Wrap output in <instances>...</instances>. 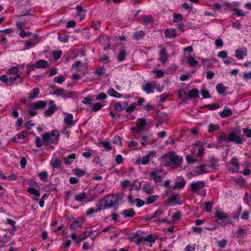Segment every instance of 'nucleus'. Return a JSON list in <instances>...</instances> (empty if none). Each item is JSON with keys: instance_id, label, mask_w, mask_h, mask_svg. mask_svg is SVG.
<instances>
[{"instance_id": "4c0bfd02", "label": "nucleus", "mask_w": 251, "mask_h": 251, "mask_svg": "<svg viewBox=\"0 0 251 251\" xmlns=\"http://www.w3.org/2000/svg\"><path fill=\"white\" fill-rule=\"evenodd\" d=\"M27 191L32 195L39 197L40 196V192L38 190H36L33 187H29L28 188Z\"/></svg>"}, {"instance_id": "412c9836", "label": "nucleus", "mask_w": 251, "mask_h": 251, "mask_svg": "<svg viewBox=\"0 0 251 251\" xmlns=\"http://www.w3.org/2000/svg\"><path fill=\"white\" fill-rule=\"evenodd\" d=\"M150 175L155 183L160 182L161 181V177L159 176L156 175L155 171H152L150 173Z\"/></svg>"}, {"instance_id": "13d9d810", "label": "nucleus", "mask_w": 251, "mask_h": 251, "mask_svg": "<svg viewBox=\"0 0 251 251\" xmlns=\"http://www.w3.org/2000/svg\"><path fill=\"white\" fill-rule=\"evenodd\" d=\"M135 107H136L135 104L133 103L132 104H131L127 107H126V111L127 113H131L133 111H134Z\"/></svg>"}, {"instance_id": "e2e57ef3", "label": "nucleus", "mask_w": 251, "mask_h": 251, "mask_svg": "<svg viewBox=\"0 0 251 251\" xmlns=\"http://www.w3.org/2000/svg\"><path fill=\"white\" fill-rule=\"evenodd\" d=\"M101 144L103 147L105 148L108 151L111 150L112 148L109 142H102Z\"/></svg>"}, {"instance_id": "f257e3e1", "label": "nucleus", "mask_w": 251, "mask_h": 251, "mask_svg": "<svg viewBox=\"0 0 251 251\" xmlns=\"http://www.w3.org/2000/svg\"><path fill=\"white\" fill-rule=\"evenodd\" d=\"M161 164L169 167L171 165L180 166L182 162V158L177 156L174 152L170 151L162 155L161 157Z\"/></svg>"}, {"instance_id": "f3484780", "label": "nucleus", "mask_w": 251, "mask_h": 251, "mask_svg": "<svg viewBox=\"0 0 251 251\" xmlns=\"http://www.w3.org/2000/svg\"><path fill=\"white\" fill-rule=\"evenodd\" d=\"M141 19L142 20L143 23L144 24L152 23L154 22L153 18L150 15H143L141 17Z\"/></svg>"}, {"instance_id": "37998d69", "label": "nucleus", "mask_w": 251, "mask_h": 251, "mask_svg": "<svg viewBox=\"0 0 251 251\" xmlns=\"http://www.w3.org/2000/svg\"><path fill=\"white\" fill-rule=\"evenodd\" d=\"M152 85L151 82H148L145 86L144 90L146 91L148 93H152Z\"/></svg>"}, {"instance_id": "2eb2a0df", "label": "nucleus", "mask_w": 251, "mask_h": 251, "mask_svg": "<svg viewBox=\"0 0 251 251\" xmlns=\"http://www.w3.org/2000/svg\"><path fill=\"white\" fill-rule=\"evenodd\" d=\"M232 114V111L227 107H226L224 110L220 113V115L222 118L227 117L231 116Z\"/></svg>"}, {"instance_id": "7c9ffc66", "label": "nucleus", "mask_w": 251, "mask_h": 251, "mask_svg": "<svg viewBox=\"0 0 251 251\" xmlns=\"http://www.w3.org/2000/svg\"><path fill=\"white\" fill-rule=\"evenodd\" d=\"M158 198V195L150 196L147 199L146 203L147 204H151L154 202Z\"/></svg>"}, {"instance_id": "c03bdc74", "label": "nucleus", "mask_w": 251, "mask_h": 251, "mask_svg": "<svg viewBox=\"0 0 251 251\" xmlns=\"http://www.w3.org/2000/svg\"><path fill=\"white\" fill-rule=\"evenodd\" d=\"M82 224V222H79L78 221H75V222H74L70 225V228L71 229H75L77 227L81 226Z\"/></svg>"}, {"instance_id": "a18cd8bd", "label": "nucleus", "mask_w": 251, "mask_h": 251, "mask_svg": "<svg viewBox=\"0 0 251 251\" xmlns=\"http://www.w3.org/2000/svg\"><path fill=\"white\" fill-rule=\"evenodd\" d=\"M93 99L90 98V96H88L86 98H85L82 101V103L84 104H86L89 105L90 107H92Z\"/></svg>"}, {"instance_id": "b1692460", "label": "nucleus", "mask_w": 251, "mask_h": 251, "mask_svg": "<svg viewBox=\"0 0 251 251\" xmlns=\"http://www.w3.org/2000/svg\"><path fill=\"white\" fill-rule=\"evenodd\" d=\"M108 94L111 97L120 98L122 97V95L119 93L117 92L116 90L113 89H110L108 91Z\"/></svg>"}, {"instance_id": "20e7f679", "label": "nucleus", "mask_w": 251, "mask_h": 251, "mask_svg": "<svg viewBox=\"0 0 251 251\" xmlns=\"http://www.w3.org/2000/svg\"><path fill=\"white\" fill-rule=\"evenodd\" d=\"M115 205H118L117 201H115L111 196L108 195L101 200V205L98 208V210L112 207Z\"/></svg>"}, {"instance_id": "864d4df0", "label": "nucleus", "mask_w": 251, "mask_h": 251, "mask_svg": "<svg viewBox=\"0 0 251 251\" xmlns=\"http://www.w3.org/2000/svg\"><path fill=\"white\" fill-rule=\"evenodd\" d=\"M53 56L55 60L58 59L61 56L62 54V51L61 50H58V51H53Z\"/></svg>"}, {"instance_id": "4be33fe9", "label": "nucleus", "mask_w": 251, "mask_h": 251, "mask_svg": "<svg viewBox=\"0 0 251 251\" xmlns=\"http://www.w3.org/2000/svg\"><path fill=\"white\" fill-rule=\"evenodd\" d=\"M247 55V50H242L240 49H238L236 50V57L238 59H242L243 57Z\"/></svg>"}, {"instance_id": "49530a36", "label": "nucleus", "mask_w": 251, "mask_h": 251, "mask_svg": "<svg viewBox=\"0 0 251 251\" xmlns=\"http://www.w3.org/2000/svg\"><path fill=\"white\" fill-rule=\"evenodd\" d=\"M74 174L78 176H81L85 174V172L84 171L80 170L78 168H76L73 170Z\"/></svg>"}, {"instance_id": "69168bd1", "label": "nucleus", "mask_w": 251, "mask_h": 251, "mask_svg": "<svg viewBox=\"0 0 251 251\" xmlns=\"http://www.w3.org/2000/svg\"><path fill=\"white\" fill-rule=\"evenodd\" d=\"M115 108L116 110L118 111H121L123 109H124V107L122 105L121 102H116L115 103Z\"/></svg>"}, {"instance_id": "bb28decb", "label": "nucleus", "mask_w": 251, "mask_h": 251, "mask_svg": "<svg viewBox=\"0 0 251 251\" xmlns=\"http://www.w3.org/2000/svg\"><path fill=\"white\" fill-rule=\"evenodd\" d=\"M39 92L38 88H34L29 94V99H32L35 98L38 95Z\"/></svg>"}, {"instance_id": "39448f33", "label": "nucleus", "mask_w": 251, "mask_h": 251, "mask_svg": "<svg viewBox=\"0 0 251 251\" xmlns=\"http://www.w3.org/2000/svg\"><path fill=\"white\" fill-rule=\"evenodd\" d=\"M239 166L238 160L235 157L232 158L227 164L228 170L232 173L238 172Z\"/></svg>"}, {"instance_id": "f03ea898", "label": "nucleus", "mask_w": 251, "mask_h": 251, "mask_svg": "<svg viewBox=\"0 0 251 251\" xmlns=\"http://www.w3.org/2000/svg\"><path fill=\"white\" fill-rule=\"evenodd\" d=\"M219 140L220 142H233L234 141L237 144H241L243 143V139H242L239 136H236V132L232 131L228 136H226L225 132H221L219 137Z\"/></svg>"}, {"instance_id": "393cba45", "label": "nucleus", "mask_w": 251, "mask_h": 251, "mask_svg": "<svg viewBox=\"0 0 251 251\" xmlns=\"http://www.w3.org/2000/svg\"><path fill=\"white\" fill-rule=\"evenodd\" d=\"M199 97V91L197 89L191 90L188 94V97L190 99H193Z\"/></svg>"}, {"instance_id": "3c124183", "label": "nucleus", "mask_w": 251, "mask_h": 251, "mask_svg": "<svg viewBox=\"0 0 251 251\" xmlns=\"http://www.w3.org/2000/svg\"><path fill=\"white\" fill-rule=\"evenodd\" d=\"M9 73H10L11 74L15 75H17V74H19V69L18 67H13L11 68L9 70Z\"/></svg>"}, {"instance_id": "c756f323", "label": "nucleus", "mask_w": 251, "mask_h": 251, "mask_svg": "<svg viewBox=\"0 0 251 251\" xmlns=\"http://www.w3.org/2000/svg\"><path fill=\"white\" fill-rule=\"evenodd\" d=\"M64 122L67 125H71L73 123V116L72 114H68L64 118Z\"/></svg>"}, {"instance_id": "5701e85b", "label": "nucleus", "mask_w": 251, "mask_h": 251, "mask_svg": "<svg viewBox=\"0 0 251 251\" xmlns=\"http://www.w3.org/2000/svg\"><path fill=\"white\" fill-rule=\"evenodd\" d=\"M76 9L77 11V15L80 17V20L82 21L85 18V11L83 10L82 7L80 6H77Z\"/></svg>"}, {"instance_id": "de8ad7c7", "label": "nucleus", "mask_w": 251, "mask_h": 251, "mask_svg": "<svg viewBox=\"0 0 251 251\" xmlns=\"http://www.w3.org/2000/svg\"><path fill=\"white\" fill-rule=\"evenodd\" d=\"M65 80V78L63 75H60L59 76H56L54 78V81L55 82H57L58 83H62Z\"/></svg>"}, {"instance_id": "58836bf2", "label": "nucleus", "mask_w": 251, "mask_h": 251, "mask_svg": "<svg viewBox=\"0 0 251 251\" xmlns=\"http://www.w3.org/2000/svg\"><path fill=\"white\" fill-rule=\"evenodd\" d=\"M56 109V107H49L48 109L45 111V114L46 116H51Z\"/></svg>"}, {"instance_id": "9b49d317", "label": "nucleus", "mask_w": 251, "mask_h": 251, "mask_svg": "<svg viewBox=\"0 0 251 251\" xmlns=\"http://www.w3.org/2000/svg\"><path fill=\"white\" fill-rule=\"evenodd\" d=\"M164 33L166 37L169 38H174L177 34L176 30L174 28H167Z\"/></svg>"}, {"instance_id": "0e129e2a", "label": "nucleus", "mask_w": 251, "mask_h": 251, "mask_svg": "<svg viewBox=\"0 0 251 251\" xmlns=\"http://www.w3.org/2000/svg\"><path fill=\"white\" fill-rule=\"evenodd\" d=\"M174 22L175 23H177L178 22H179V21H181L182 19V15L180 14H175L174 15Z\"/></svg>"}, {"instance_id": "6e6d98bb", "label": "nucleus", "mask_w": 251, "mask_h": 251, "mask_svg": "<svg viewBox=\"0 0 251 251\" xmlns=\"http://www.w3.org/2000/svg\"><path fill=\"white\" fill-rule=\"evenodd\" d=\"M105 69L103 67H99L95 72L99 76L101 75L104 74Z\"/></svg>"}, {"instance_id": "774afa93", "label": "nucleus", "mask_w": 251, "mask_h": 251, "mask_svg": "<svg viewBox=\"0 0 251 251\" xmlns=\"http://www.w3.org/2000/svg\"><path fill=\"white\" fill-rule=\"evenodd\" d=\"M243 132L247 137H251V129L247 128H244Z\"/></svg>"}, {"instance_id": "473e14b6", "label": "nucleus", "mask_w": 251, "mask_h": 251, "mask_svg": "<svg viewBox=\"0 0 251 251\" xmlns=\"http://www.w3.org/2000/svg\"><path fill=\"white\" fill-rule=\"evenodd\" d=\"M61 161L57 158L53 159L51 163L53 169H56L59 167L61 165Z\"/></svg>"}, {"instance_id": "6ab92c4d", "label": "nucleus", "mask_w": 251, "mask_h": 251, "mask_svg": "<svg viewBox=\"0 0 251 251\" xmlns=\"http://www.w3.org/2000/svg\"><path fill=\"white\" fill-rule=\"evenodd\" d=\"M76 155L75 153H73L68 155L67 157H64L63 159L64 163L66 165H70L72 161L75 158Z\"/></svg>"}, {"instance_id": "79ce46f5", "label": "nucleus", "mask_w": 251, "mask_h": 251, "mask_svg": "<svg viewBox=\"0 0 251 251\" xmlns=\"http://www.w3.org/2000/svg\"><path fill=\"white\" fill-rule=\"evenodd\" d=\"M216 216L220 220H223L224 219H227V215L222 212H217L216 213Z\"/></svg>"}, {"instance_id": "0eeeda50", "label": "nucleus", "mask_w": 251, "mask_h": 251, "mask_svg": "<svg viewBox=\"0 0 251 251\" xmlns=\"http://www.w3.org/2000/svg\"><path fill=\"white\" fill-rule=\"evenodd\" d=\"M205 186V183L203 181H198L192 183L191 185V189L193 192H197L200 189L203 188Z\"/></svg>"}, {"instance_id": "338daca9", "label": "nucleus", "mask_w": 251, "mask_h": 251, "mask_svg": "<svg viewBox=\"0 0 251 251\" xmlns=\"http://www.w3.org/2000/svg\"><path fill=\"white\" fill-rule=\"evenodd\" d=\"M75 92L73 91H68L65 90V93L64 98H72L73 97Z\"/></svg>"}, {"instance_id": "8fccbe9b", "label": "nucleus", "mask_w": 251, "mask_h": 251, "mask_svg": "<svg viewBox=\"0 0 251 251\" xmlns=\"http://www.w3.org/2000/svg\"><path fill=\"white\" fill-rule=\"evenodd\" d=\"M144 35V32L143 31H140L135 33L134 34V37L136 40H139V39H142Z\"/></svg>"}, {"instance_id": "ea45409f", "label": "nucleus", "mask_w": 251, "mask_h": 251, "mask_svg": "<svg viewBox=\"0 0 251 251\" xmlns=\"http://www.w3.org/2000/svg\"><path fill=\"white\" fill-rule=\"evenodd\" d=\"M124 194L123 193H120L119 194H117L116 195H115L114 194L111 195V197L112 198L114 199L115 201H118V205L119 204V201L122 200L124 197Z\"/></svg>"}, {"instance_id": "a211bd4d", "label": "nucleus", "mask_w": 251, "mask_h": 251, "mask_svg": "<svg viewBox=\"0 0 251 251\" xmlns=\"http://www.w3.org/2000/svg\"><path fill=\"white\" fill-rule=\"evenodd\" d=\"M135 214V211L132 208L125 210L123 212V214L125 218L132 217Z\"/></svg>"}, {"instance_id": "f704fd0d", "label": "nucleus", "mask_w": 251, "mask_h": 251, "mask_svg": "<svg viewBox=\"0 0 251 251\" xmlns=\"http://www.w3.org/2000/svg\"><path fill=\"white\" fill-rule=\"evenodd\" d=\"M216 89L219 94H222L226 91V87H225L222 83H219L216 86Z\"/></svg>"}, {"instance_id": "a878e982", "label": "nucleus", "mask_w": 251, "mask_h": 251, "mask_svg": "<svg viewBox=\"0 0 251 251\" xmlns=\"http://www.w3.org/2000/svg\"><path fill=\"white\" fill-rule=\"evenodd\" d=\"M187 62L191 67H195L198 64V62L192 56H190L187 58Z\"/></svg>"}, {"instance_id": "4468645a", "label": "nucleus", "mask_w": 251, "mask_h": 251, "mask_svg": "<svg viewBox=\"0 0 251 251\" xmlns=\"http://www.w3.org/2000/svg\"><path fill=\"white\" fill-rule=\"evenodd\" d=\"M127 55L126 50L124 48H121L118 54V59L119 61L124 60Z\"/></svg>"}, {"instance_id": "052dcab7", "label": "nucleus", "mask_w": 251, "mask_h": 251, "mask_svg": "<svg viewBox=\"0 0 251 251\" xmlns=\"http://www.w3.org/2000/svg\"><path fill=\"white\" fill-rule=\"evenodd\" d=\"M201 93L203 97V98H210L209 94L207 90L202 89L201 91Z\"/></svg>"}, {"instance_id": "e433bc0d", "label": "nucleus", "mask_w": 251, "mask_h": 251, "mask_svg": "<svg viewBox=\"0 0 251 251\" xmlns=\"http://www.w3.org/2000/svg\"><path fill=\"white\" fill-rule=\"evenodd\" d=\"M185 181L183 180L181 181H176L175 183V188L182 189L185 185Z\"/></svg>"}, {"instance_id": "4d7b16f0", "label": "nucleus", "mask_w": 251, "mask_h": 251, "mask_svg": "<svg viewBox=\"0 0 251 251\" xmlns=\"http://www.w3.org/2000/svg\"><path fill=\"white\" fill-rule=\"evenodd\" d=\"M186 159L187 161V162L189 164H193L197 162V160L196 159H194L192 156L191 155H187L186 156Z\"/></svg>"}, {"instance_id": "6e6552de", "label": "nucleus", "mask_w": 251, "mask_h": 251, "mask_svg": "<svg viewBox=\"0 0 251 251\" xmlns=\"http://www.w3.org/2000/svg\"><path fill=\"white\" fill-rule=\"evenodd\" d=\"M99 41L100 43L104 46L103 49L104 50L108 49L110 47L109 38L106 35H102L100 37Z\"/></svg>"}, {"instance_id": "680f3d73", "label": "nucleus", "mask_w": 251, "mask_h": 251, "mask_svg": "<svg viewBox=\"0 0 251 251\" xmlns=\"http://www.w3.org/2000/svg\"><path fill=\"white\" fill-rule=\"evenodd\" d=\"M150 155L148 154L143 156L142 160V163L143 164H147L150 161Z\"/></svg>"}, {"instance_id": "c85d7f7f", "label": "nucleus", "mask_w": 251, "mask_h": 251, "mask_svg": "<svg viewBox=\"0 0 251 251\" xmlns=\"http://www.w3.org/2000/svg\"><path fill=\"white\" fill-rule=\"evenodd\" d=\"M178 96L179 99H182L183 100H187V96L184 90L183 89H181L178 90Z\"/></svg>"}, {"instance_id": "dca6fc26", "label": "nucleus", "mask_w": 251, "mask_h": 251, "mask_svg": "<svg viewBox=\"0 0 251 251\" xmlns=\"http://www.w3.org/2000/svg\"><path fill=\"white\" fill-rule=\"evenodd\" d=\"M92 231H85L82 233L77 238L76 243L77 244L84 240L87 237L90 236Z\"/></svg>"}, {"instance_id": "1a4fd4ad", "label": "nucleus", "mask_w": 251, "mask_h": 251, "mask_svg": "<svg viewBox=\"0 0 251 251\" xmlns=\"http://www.w3.org/2000/svg\"><path fill=\"white\" fill-rule=\"evenodd\" d=\"M49 66V63L45 60H40L36 62L34 65H31L32 69L33 70L34 67L37 68H46Z\"/></svg>"}, {"instance_id": "aec40b11", "label": "nucleus", "mask_w": 251, "mask_h": 251, "mask_svg": "<svg viewBox=\"0 0 251 251\" xmlns=\"http://www.w3.org/2000/svg\"><path fill=\"white\" fill-rule=\"evenodd\" d=\"M209 161L210 162V165H207V166L211 167L213 169H215L218 166V160L214 158L213 156L209 158Z\"/></svg>"}, {"instance_id": "423d86ee", "label": "nucleus", "mask_w": 251, "mask_h": 251, "mask_svg": "<svg viewBox=\"0 0 251 251\" xmlns=\"http://www.w3.org/2000/svg\"><path fill=\"white\" fill-rule=\"evenodd\" d=\"M146 125V123L145 119H138V122L136 124V127H132L131 130L137 134H140L144 130V127Z\"/></svg>"}, {"instance_id": "ddd939ff", "label": "nucleus", "mask_w": 251, "mask_h": 251, "mask_svg": "<svg viewBox=\"0 0 251 251\" xmlns=\"http://www.w3.org/2000/svg\"><path fill=\"white\" fill-rule=\"evenodd\" d=\"M47 105V103L45 101H38L32 104V106L35 109H44Z\"/></svg>"}, {"instance_id": "603ef678", "label": "nucleus", "mask_w": 251, "mask_h": 251, "mask_svg": "<svg viewBox=\"0 0 251 251\" xmlns=\"http://www.w3.org/2000/svg\"><path fill=\"white\" fill-rule=\"evenodd\" d=\"M213 202L212 201H208L206 202L204 209L207 212H209L211 210V207L213 205Z\"/></svg>"}, {"instance_id": "9d476101", "label": "nucleus", "mask_w": 251, "mask_h": 251, "mask_svg": "<svg viewBox=\"0 0 251 251\" xmlns=\"http://www.w3.org/2000/svg\"><path fill=\"white\" fill-rule=\"evenodd\" d=\"M206 166L207 165H201L199 166H197L194 171V172L197 176L207 173L209 172V171L205 169Z\"/></svg>"}, {"instance_id": "5fc2aeb1", "label": "nucleus", "mask_w": 251, "mask_h": 251, "mask_svg": "<svg viewBox=\"0 0 251 251\" xmlns=\"http://www.w3.org/2000/svg\"><path fill=\"white\" fill-rule=\"evenodd\" d=\"M102 107V105L100 102H97L94 104L92 107L93 111L96 112L100 110Z\"/></svg>"}, {"instance_id": "c9c22d12", "label": "nucleus", "mask_w": 251, "mask_h": 251, "mask_svg": "<svg viewBox=\"0 0 251 251\" xmlns=\"http://www.w3.org/2000/svg\"><path fill=\"white\" fill-rule=\"evenodd\" d=\"M219 128H220V126L218 125H217V124L214 125V124H211L209 126L208 131L210 133H212L216 130H219Z\"/></svg>"}, {"instance_id": "72a5a7b5", "label": "nucleus", "mask_w": 251, "mask_h": 251, "mask_svg": "<svg viewBox=\"0 0 251 251\" xmlns=\"http://www.w3.org/2000/svg\"><path fill=\"white\" fill-rule=\"evenodd\" d=\"M86 196L87 195L84 192L80 193L75 197V200L78 201H82L86 198Z\"/></svg>"}, {"instance_id": "f8f14e48", "label": "nucleus", "mask_w": 251, "mask_h": 251, "mask_svg": "<svg viewBox=\"0 0 251 251\" xmlns=\"http://www.w3.org/2000/svg\"><path fill=\"white\" fill-rule=\"evenodd\" d=\"M159 60L162 63H165L167 60V52L165 48H163L161 49L159 52Z\"/></svg>"}, {"instance_id": "bf43d9fd", "label": "nucleus", "mask_w": 251, "mask_h": 251, "mask_svg": "<svg viewBox=\"0 0 251 251\" xmlns=\"http://www.w3.org/2000/svg\"><path fill=\"white\" fill-rule=\"evenodd\" d=\"M69 39V35H59L58 36V39L62 42L66 43L68 41Z\"/></svg>"}, {"instance_id": "7ed1b4c3", "label": "nucleus", "mask_w": 251, "mask_h": 251, "mask_svg": "<svg viewBox=\"0 0 251 251\" xmlns=\"http://www.w3.org/2000/svg\"><path fill=\"white\" fill-rule=\"evenodd\" d=\"M59 136V133L56 130L46 132L42 136L43 142L45 144L55 143L58 140Z\"/></svg>"}, {"instance_id": "09e8293b", "label": "nucleus", "mask_w": 251, "mask_h": 251, "mask_svg": "<svg viewBox=\"0 0 251 251\" xmlns=\"http://www.w3.org/2000/svg\"><path fill=\"white\" fill-rule=\"evenodd\" d=\"M39 176L41 180L44 181H46L47 180L48 174L46 172H41L39 173Z\"/></svg>"}, {"instance_id": "cd10ccee", "label": "nucleus", "mask_w": 251, "mask_h": 251, "mask_svg": "<svg viewBox=\"0 0 251 251\" xmlns=\"http://www.w3.org/2000/svg\"><path fill=\"white\" fill-rule=\"evenodd\" d=\"M143 190L148 194H151L152 193L153 188L151 187L149 183H145L143 185Z\"/></svg>"}, {"instance_id": "a19ab883", "label": "nucleus", "mask_w": 251, "mask_h": 251, "mask_svg": "<svg viewBox=\"0 0 251 251\" xmlns=\"http://www.w3.org/2000/svg\"><path fill=\"white\" fill-rule=\"evenodd\" d=\"M205 107H207L209 110H215L219 108L220 105L218 103H213L211 104H208L205 106Z\"/></svg>"}, {"instance_id": "2f4dec72", "label": "nucleus", "mask_w": 251, "mask_h": 251, "mask_svg": "<svg viewBox=\"0 0 251 251\" xmlns=\"http://www.w3.org/2000/svg\"><path fill=\"white\" fill-rule=\"evenodd\" d=\"M65 93V90L62 88H57L56 89L53 93V94H55L57 96H63L64 97Z\"/></svg>"}]
</instances>
